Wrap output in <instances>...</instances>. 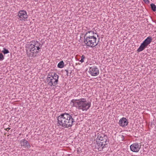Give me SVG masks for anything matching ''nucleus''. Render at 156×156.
Wrapping results in <instances>:
<instances>
[{
  "label": "nucleus",
  "mask_w": 156,
  "mask_h": 156,
  "mask_svg": "<svg viewBox=\"0 0 156 156\" xmlns=\"http://www.w3.org/2000/svg\"><path fill=\"white\" fill-rule=\"evenodd\" d=\"M151 6L153 11L154 12L155 11H156V7L155 5L152 3L151 5Z\"/></svg>",
  "instance_id": "nucleus-18"
},
{
  "label": "nucleus",
  "mask_w": 156,
  "mask_h": 156,
  "mask_svg": "<svg viewBox=\"0 0 156 156\" xmlns=\"http://www.w3.org/2000/svg\"><path fill=\"white\" fill-rule=\"evenodd\" d=\"M85 58V56L83 55L81 57V59L80 61V62L81 63H83L84 62V59Z\"/></svg>",
  "instance_id": "nucleus-20"
},
{
  "label": "nucleus",
  "mask_w": 156,
  "mask_h": 156,
  "mask_svg": "<svg viewBox=\"0 0 156 156\" xmlns=\"http://www.w3.org/2000/svg\"><path fill=\"white\" fill-rule=\"evenodd\" d=\"M50 76V75L49 74L48 76L47 77V81L48 82L50 80V79H51V77L50 76Z\"/></svg>",
  "instance_id": "nucleus-22"
},
{
  "label": "nucleus",
  "mask_w": 156,
  "mask_h": 156,
  "mask_svg": "<svg viewBox=\"0 0 156 156\" xmlns=\"http://www.w3.org/2000/svg\"><path fill=\"white\" fill-rule=\"evenodd\" d=\"M10 129V128H7L6 129H5V130L7 131H9V130Z\"/></svg>",
  "instance_id": "nucleus-26"
},
{
  "label": "nucleus",
  "mask_w": 156,
  "mask_h": 156,
  "mask_svg": "<svg viewBox=\"0 0 156 156\" xmlns=\"http://www.w3.org/2000/svg\"><path fill=\"white\" fill-rule=\"evenodd\" d=\"M2 52L4 54L9 53V51L5 48H3V50L2 51Z\"/></svg>",
  "instance_id": "nucleus-19"
},
{
  "label": "nucleus",
  "mask_w": 156,
  "mask_h": 156,
  "mask_svg": "<svg viewBox=\"0 0 156 156\" xmlns=\"http://www.w3.org/2000/svg\"><path fill=\"white\" fill-rule=\"evenodd\" d=\"M71 102L73 104V105L79 110L82 111H87L91 106L90 102H87L86 99L81 98L79 99H73Z\"/></svg>",
  "instance_id": "nucleus-1"
},
{
  "label": "nucleus",
  "mask_w": 156,
  "mask_h": 156,
  "mask_svg": "<svg viewBox=\"0 0 156 156\" xmlns=\"http://www.w3.org/2000/svg\"><path fill=\"white\" fill-rule=\"evenodd\" d=\"M96 36H98L97 34L94 33L93 31H90L86 33L84 36V39H96Z\"/></svg>",
  "instance_id": "nucleus-11"
},
{
  "label": "nucleus",
  "mask_w": 156,
  "mask_h": 156,
  "mask_svg": "<svg viewBox=\"0 0 156 156\" xmlns=\"http://www.w3.org/2000/svg\"><path fill=\"white\" fill-rule=\"evenodd\" d=\"M65 71L66 72V73H67V76H68V70H65Z\"/></svg>",
  "instance_id": "nucleus-27"
},
{
  "label": "nucleus",
  "mask_w": 156,
  "mask_h": 156,
  "mask_svg": "<svg viewBox=\"0 0 156 156\" xmlns=\"http://www.w3.org/2000/svg\"><path fill=\"white\" fill-rule=\"evenodd\" d=\"M152 40H144L143 42L141 44L137 51L140 52L143 51L151 42Z\"/></svg>",
  "instance_id": "nucleus-7"
},
{
  "label": "nucleus",
  "mask_w": 156,
  "mask_h": 156,
  "mask_svg": "<svg viewBox=\"0 0 156 156\" xmlns=\"http://www.w3.org/2000/svg\"><path fill=\"white\" fill-rule=\"evenodd\" d=\"M4 58V56L2 53H0V61L3 60Z\"/></svg>",
  "instance_id": "nucleus-21"
},
{
  "label": "nucleus",
  "mask_w": 156,
  "mask_h": 156,
  "mask_svg": "<svg viewBox=\"0 0 156 156\" xmlns=\"http://www.w3.org/2000/svg\"><path fill=\"white\" fill-rule=\"evenodd\" d=\"M146 3H149V0H143Z\"/></svg>",
  "instance_id": "nucleus-23"
},
{
  "label": "nucleus",
  "mask_w": 156,
  "mask_h": 156,
  "mask_svg": "<svg viewBox=\"0 0 156 156\" xmlns=\"http://www.w3.org/2000/svg\"><path fill=\"white\" fill-rule=\"evenodd\" d=\"M42 42L39 43L37 41L35 42L34 44L30 43L29 44V49L31 53H37L40 51L39 50L40 48L42 47Z\"/></svg>",
  "instance_id": "nucleus-2"
},
{
  "label": "nucleus",
  "mask_w": 156,
  "mask_h": 156,
  "mask_svg": "<svg viewBox=\"0 0 156 156\" xmlns=\"http://www.w3.org/2000/svg\"><path fill=\"white\" fill-rule=\"evenodd\" d=\"M118 40L119 41L120 43H122V42H124L123 40Z\"/></svg>",
  "instance_id": "nucleus-25"
},
{
  "label": "nucleus",
  "mask_w": 156,
  "mask_h": 156,
  "mask_svg": "<svg viewBox=\"0 0 156 156\" xmlns=\"http://www.w3.org/2000/svg\"><path fill=\"white\" fill-rule=\"evenodd\" d=\"M57 118L58 126H61L64 128H66L64 113L61 114Z\"/></svg>",
  "instance_id": "nucleus-6"
},
{
  "label": "nucleus",
  "mask_w": 156,
  "mask_h": 156,
  "mask_svg": "<svg viewBox=\"0 0 156 156\" xmlns=\"http://www.w3.org/2000/svg\"><path fill=\"white\" fill-rule=\"evenodd\" d=\"M140 144L138 143H133L130 146V149L131 151L134 152H138L141 148Z\"/></svg>",
  "instance_id": "nucleus-9"
},
{
  "label": "nucleus",
  "mask_w": 156,
  "mask_h": 156,
  "mask_svg": "<svg viewBox=\"0 0 156 156\" xmlns=\"http://www.w3.org/2000/svg\"><path fill=\"white\" fill-rule=\"evenodd\" d=\"M120 136L121 137V138L122 140H124V136L123 135H122Z\"/></svg>",
  "instance_id": "nucleus-24"
},
{
  "label": "nucleus",
  "mask_w": 156,
  "mask_h": 156,
  "mask_svg": "<svg viewBox=\"0 0 156 156\" xmlns=\"http://www.w3.org/2000/svg\"><path fill=\"white\" fill-rule=\"evenodd\" d=\"M58 82V80H57L56 79V80H54L51 77V78L50 79V80L48 82V84L50 87L54 86L57 84Z\"/></svg>",
  "instance_id": "nucleus-14"
},
{
  "label": "nucleus",
  "mask_w": 156,
  "mask_h": 156,
  "mask_svg": "<svg viewBox=\"0 0 156 156\" xmlns=\"http://www.w3.org/2000/svg\"><path fill=\"white\" fill-rule=\"evenodd\" d=\"M100 40H84V42L87 45L91 47L96 46Z\"/></svg>",
  "instance_id": "nucleus-8"
},
{
  "label": "nucleus",
  "mask_w": 156,
  "mask_h": 156,
  "mask_svg": "<svg viewBox=\"0 0 156 156\" xmlns=\"http://www.w3.org/2000/svg\"><path fill=\"white\" fill-rule=\"evenodd\" d=\"M65 119L66 126V128L71 127L76 122L72 116L68 113H64Z\"/></svg>",
  "instance_id": "nucleus-3"
},
{
  "label": "nucleus",
  "mask_w": 156,
  "mask_h": 156,
  "mask_svg": "<svg viewBox=\"0 0 156 156\" xmlns=\"http://www.w3.org/2000/svg\"><path fill=\"white\" fill-rule=\"evenodd\" d=\"M52 78L56 80V79L58 80L59 76L56 73H54L53 75L51 74V76Z\"/></svg>",
  "instance_id": "nucleus-17"
},
{
  "label": "nucleus",
  "mask_w": 156,
  "mask_h": 156,
  "mask_svg": "<svg viewBox=\"0 0 156 156\" xmlns=\"http://www.w3.org/2000/svg\"><path fill=\"white\" fill-rule=\"evenodd\" d=\"M20 144L21 147H24L27 149L30 147V145L28 141L25 139H23L20 141Z\"/></svg>",
  "instance_id": "nucleus-13"
},
{
  "label": "nucleus",
  "mask_w": 156,
  "mask_h": 156,
  "mask_svg": "<svg viewBox=\"0 0 156 156\" xmlns=\"http://www.w3.org/2000/svg\"><path fill=\"white\" fill-rule=\"evenodd\" d=\"M128 122L127 119L124 117L120 119L119 122L120 126L122 127L126 126L128 125Z\"/></svg>",
  "instance_id": "nucleus-12"
},
{
  "label": "nucleus",
  "mask_w": 156,
  "mask_h": 156,
  "mask_svg": "<svg viewBox=\"0 0 156 156\" xmlns=\"http://www.w3.org/2000/svg\"><path fill=\"white\" fill-rule=\"evenodd\" d=\"M98 135L96 139V140H99V141L102 142V140L103 141V140H107L106 139L107 137L106 136L103 134H99V133H98Z\"/></svg>",
  "instance_id": "nucleus-15"
},
{
  "label": "nucleus",
  "mask_w": 156,
  "mask_h": 156,
  "mask_svg": "<svg viewBox=\"0 0 156 156\" xmlns=\"http://www.w3.org/2000/svg\"><path fill=\"white\" fill-rule=\"evenodd\" d=\"M64 62L63 61H62L58 64L57 66L59 68H62L64 67Z\"/></svg>",
  "instance_id": "nucleus-16"
},
{
  "label": "nucleus",
  "mask_w": 156,
  "mask_h": 156,
  "mask_svg": "<svg viewBox=\"0 0 156 156\" xmlns=\"http://www.w3.org/2000/svg\"><path fill=\"white\" fill-rule=\"evenodd\" d=\"M17 17L20 21H25L27 19L28 15L25 10H21L18 12Z\"/></svg>",
  "instance_id": "nucleus-4"
},
{
  "label": "nucleus",
  "mask_w": 156,
  "mask_h": 156,
  "mask_svg": "<svg viewBox=\"0 0 156 156\" xmlns=\"http://www.w3.org/2000/svg\"><path fill=\"white\" fill-rule=\"evenodd\" d=\"M97 144L95 145L96 148H97L99 151L102 150L104 147H105L106 145L109 143V140H105L102 142L99 140H96Z\"/></svg>",
  "instance_id": "nucleus-5"
},
{
  "label": "nucleus",
  "mask_w": 156,
  "mask_h": 156,
  "mask_svg": "<svg viewBox=\"0 0 156 156\" xmlns=\"http://www.w3.org/2000/svg\"><path fill=\"white\" fill-rule=\"evenodd\" d=\"M89 73L91 76H96L99 74V70L97 66H93L90 68Z\"/></svg>",
  "instance_id": "nucleus-10"
},
{
  "label": "nucleus",
  "mask_w": 156,
  "mask_h": 156,
  "mask_svg": "<svg viewBox=\"0 0 156 156\" xmlns=\"http://www.w3.org/2000/svg\"><path fill=\"white\" fill-rule=\"evenodd\" d=\"M146 39H151V38H150L149 37H148Z\"/></svg>",
  "instance_id": "nucleus-28"
}]
</instances>
